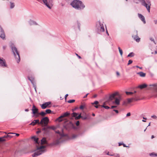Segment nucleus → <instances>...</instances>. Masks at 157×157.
Here are the masks:
<instances>
[{
    "label": "nucleus",
    "instance_id": "nucleus-1",
    "mask_svg": "<svg viewBox=\"0 0 157 157\" xmlns=\"http://www.w3.org/2000/svg\"><path fill=\"white\" fill-rule=\"evenodd\" d=\"M71 5L74 8L78 10L83 9L85 7L82 2L78 0H74L71 3Z\"/></svg>",
    "mask_w": 157,
    "mask_h": 157
},
{
    "label": "nucleus",
    "instance_id": "nucleus-2",
    "mask_svg": "<svg viewBox=\"0 0 157 157\" xmlns=\"http://www.w3.org/2000/svg\"><path fill=\"white\" fill-rule=\"evenodd\" d=\"M10 47L15 59L17 63H18L20 61V58L17 49L13 44L11 45Z\"/></svg>",
    "mask_w": 157,
    "mask_h": 157
},
{
    "label": "nucleus",
    "instance_id": "nucleus-3",
    "mask_svg": "<svg viewBox=\"0 0 157 157\" xmlns=\"http://www.w3.org/2000/svg\"><path fill=\"white\" fill-rule=\"evenodd\" d=\"M96 29L98 33H100L101 32L104 31L105 29L102 21H99L97 22Z\"/></svg>",
    "mask_w": 157,
    "mask_h": 157
},
{
    "label": "nucleus",
    "instance_id": "nucleus-4",
    "mask_svg": "<svg viewBox=\"0 0 157 157\" xmlns=\"http://www.w3.org/2000/svg\"><path fill=\"white\" fill-rule=\"evenodd\" d=\"M45 147L44 146H41L39 147H37L36 149L37 151L33 155V157H36L44 153L45 150L43 149L45 148Z\"/></svg>",
    "mask_w": 157,
    "mask_h": 157
},
{
    "label": "nucleus",
    "instance_id": "nucleus-5",
    "mask_svg": "<svg viewBox=\"0 0 157 157\" xmlns=\"http://www.w3.org/2000/svg\"><path fill=\"white\" fill-rule=\"evenodd\" d=\"M56 132L60 134L59 132L58 131ZM64 137L63 135H60L59 134V136H57V138L53 142V144L54 145H58L59 143L63 141V138Z\"/></svg>",
    "mask_w": 157,
    "mask_h": 157
},
{
    "label": "nucleus",
    "instance_id": "nucleus-6",
    "mask_svg": "<svg viewBox=\"0 0 157 157\" xmlns=\"http://www.w3.org/2000/svg\"><path fill=\"white\" fill-rule=\"evenodd\" d=\"M141 3L142 5L145 7L147 8V10L149 13L150 12V6L151 5L150 0H144Z\"/></svg>",
    "mask_w": 157,
    "mask_h": 157
},
{
    "label": "nucleus",
    "instance_id": "nucleus-7",
    "mask_svg": "<svg viewBox=\"0 0 157 157\" xmlns=\"http://www.w3.org/2000/svg\"><path fill=\"white\" fill-rule=\"evenodd\" d=\"M85 131H80L79 132L78 134L71 135L69 139L71 140H74L78 138L79 136H81L84 133Z\"/></svg>",
    "mask_w": 157,
    "mask_h": 157
},
{
    "label": "nucleus",
    "instance_id": "nucleus-8",
    "mask_svg": "<svg viewBox=\"0 0 157 157\" xmlns=\"http://www.w3.org/2000/svg\"><path fill=\"white\" fill-rule=\"evenodd\" d=\"M48 118L47 117L43 118L40 122V123L42 125V126H47L49 122Z\"/></svg>",
    "mask_w": 157,
    "mask_h": 157
},
{
    "label": "nucleus",
    "instance_id": "nucleus-9",
    "mask_svg": "<svg viewBox=\"0 0 157 157\" xmlns=\"http://www.w3.org/2000/svg\"><path fill=\"white\" fill-rule=\"evenodd\" d=\"M152 86V88L153 89V96L155 97L157 96V84H153L151 85Z\"/></svg>",
    "mask_w": 157,
    "mask_h": 157
},
{
    "label": "nucleus",
    "instance_id": "nucleus-10",
    "mask_svg": "<svg viewBox=\"0 0 157 157\" xmlns=\"http://www.w3.org/2000/svg\"><path fill=\"white\" fill-rule=\"evenodd\" d=\"M7 66L5 59L3 58H0V66L2 67H7Z\"/></svg>",
    "mask_w": 157,
    "mask_h": 157
},
{
    "label": "nucleus",
    "instance_id": "nucleus-11",
    "mask_svg": "<svg viewBox=\"0 0 157 157\" xmlns=\"http://www.w3.org/2000/svg\"><path fill=\"white\" fill-rule=\"evenodd\" d=\"M70 115V113L66 112L64 113L63 115H61L57 119V121H58L59 122H61L63 121L62 118L64 117H66Z\"/></svg>",
    "mask_w": 157,
    "mask_h": 157
},
{
    "label": "nucleus",
    "instance_id": "nucleus-12",
    "mask_svg": "<svg viewBox=\"0 0 157 157\" xmlns=\"http://www.w3.org/2000/svg\"><path fill=\"white\" fill-rule=\"evenodd\" d=\"M78 113L74 112L71 114V116L73 117H75V120H78L80 118H82V116L81 115V114L78 116Z\"/></svg>",
    "mask_w": 157,
    "mask_h": 157
},
{
    "label": "nucleus",
    "instance_id": "nucleus-13",
    "mask_svg": "<svg viewBox=\"0 0 157 157\" xmlns=\"http://www.w3.org/2000/svg\"><path fill=\"white\" fill-rule=\"evenodd\" d=\"M136 35H132V37L137 42H139L140 40V38L138 35L137 33V31H136L135 32Z\"/></svg>",
    "mask_w": 157,
    "mask_h": 157
},
{
    "label": "nucleus",
    "instance_id": "nucleus-14",
    "mask_svg": "<svg viewBox=\"0 0 157 157\" xmlns=\"http://www.w3.org/2000/svg\"><path fill=\"white\" fill-rule=\"evenodd\" d=\"M118 93L116 92L110 95L109 97V100L110 101H112L114 99H116L115 96L118 95Z\"/></svg>",
    "mask_w": 157,
    "mask_h": 157
},
{
    "label": "nucleus",
    "instance_id": "nucleus-15",
    "mask_svg": "<svg viewBox=\"0 0 157 157\" xmlns=\"http://www.w3.org/2000/svg\"><path fill=\"white\" fill-rule=\"evenodd\" d=\"M28 78L31 81L32 83L33 84V86L35 89V91L36 92V86L34 84V83L33 82V81L34 79V78L32 77H28Z\"/></svg>",
    "mask_w": 157,
    "mask_h": 157
},
{
    "label": "nucleus",
    "instance_id": "nucleus-16",
    "mask_svg": "<svg viewBox=\"0 0 157 157\" xmlns=\"http://www.w3.org/2000/svg\"><path fill=\"white\" fill-rule=\"evenodd\" d=\"M5 34L4 30H3L2 28L0 26V37L2 39H3L5 38Z\"/></svg>",
    "mask_w": 157,
    "mask_h": 157
},
{
    "label": "nucleus",
    "instance_id": "nucleus-17",
    "mask_svg": "<svg viewBox=\"0 0 157 157\" xmlns=\"http://www.w3.org/2000/svg\"><path fill=\"white\" fill-rule=\"evenodd\" d=\"M138 15L139 18L145 24L146 21L144 17L140 13H138Z\"/></svg>",
    "mask_w": 157,
    "mask_h": 157
},
{
    "label": "nucleus",
    "instance_id": "nucleus-18",
    "mask_svg": "<svg viewBox=\"0 0 157 157\" xmlns=\"http://www.w3.org/2000/svg\"><path fill=\"white\" fill-rule=\"evenodd\" d=\"M32 110L33 113L34 114L38 113V109L36 108V106L34 105H33Z\"/></svg>",
    "mask_w": 157,
    "mask_h": 157
},
{
    "label": "nucleus",
    "instance_id": "nucleus-19",
    "mask_svg": "<svg viewBox=\"0 0 157 157\" xmlns=\"http://www.w3.org/2000/svg\"><path fill=\"white\" fill-rule=\"evenodd\" d=\"M28 23L30 25H38V24L36 21L31 20H30L28 21Z\"/></svg>",
    "mask_w": 157,
    "mask_h": 157
},
{
    "label": "nucleus",
    "instance_id": "nucleus-20",
    "mask_svg": "<svg viewBox=\"0 0 157 157\" xmlns=\"http://www.w3.org/2000/svg\"><path fill=\"white\" fill-rule=\"evenodd\" d=\"M49 126H47V128L46 129V130H45V132L44 134L46 135L49 134L50 133V128H48Z\"/></svg>",
    "mask_w": 157,
    "mask_h": 157
},
{
    "label": "nucleus",
    "instance_id": "nucleus-21",
    "mask_svg": "<svg viewBox=\"0 0 157 157\" xmlns=\"http://www.w3.org/2000/svg\"><path fill=\"white\" fill-rule=\"evenodd\" d=\"M42 144H47V142L45 138H43L41 140Z\"/></svg>",
    "mask_w": 157,
    "mask_h": 157
},
{
    "label": "nucleus",
    "instance_id": "nucleus-22",
    "mask_svg": "<svg viewBox=\"0 0 157 157\" xmlns=\"http://www.w3.org/2000/svg\"><path fill=\"white\" fill-rule=\"evenodd\" d=\"M120 98H121L120 97H119V98H116L115 99V101L114 102H113V103H115L117 105H119L120 104Z\"/></svg>",
    "mask_w": 157,
    "mask_h": 157
},
{
    "label": "nucleus",
    "instance_id": "nucleus-23",
    "mask_svg": "<svg viewBox=\"0 0 157 157\" xmlns=\"http://www.w3.org/2000/svg\"><path fill=\"white\" fill-rule=\"evenodd\" d=\"M147 86V85L145 84H142L141 85H139L137 88H140V89H143L145 88Z\"/></svg>",
    "mask_w": 157,
    "mask_h": 157
},
{
    "label": "nucleus",
    "instance_id": "nucleus-24",
    "mask_svg": "<svg viewBox=\"0 0 157 157\" xmlns=\"http://www.w3.org/2000/svg\"><path fill=\"white\" fill-rule=\"evenodd\" d=\"M137 74L139 75L141 77H144L146 75V74L142 72H137Z\"/></svg>",
    "mask_w": 157,
    "mask_h": 157
},
{
    "label": "nucleus",
    "instance_id": "nucleus-25",
    "mask_svg": "<svg viewBox=\"0 0 157 157\" xmlns=\"http://www.w3.org/2000/svg\"><path fill=\"white\" fill-rule=\"evenodd\" d=\"M9 6L10 9H12L15 7V4L13 2H10Z\"/></svg>",
    "mask_w": 157,
    "mask_h": 157
},
{
    "label": "nucleus",
    "instance_id": "nucleus-26",
    "mask_svg": "<svg viewBox=\"0 0 157 157\" xmlns=\"http://www.w3.org/2000/svg\"><path fill=\"white\" fill-rule=\"evenodd\" d=\"M32 139H33L36 144L38 143V138L36 137L35 136H33Z\"/></svg>",
    "mask_w": 157,
    "mask_h": 157
},
{
    "label": "nucleus",
    "instance_id": "nucleus-27",
    "mask_svg": "<svg viewBox=\"0 0 157 157\" xmlns=\"http://www.w3.org/2000/svg\"><path fill=\"white\" fill-rule=\"evenodd\" d=\"M41 107L42 109H46V108H47V107L48 106H47L46 104H45V103H44L42 104L41 105Z\"/></svg>",
    "mask_w": 157,
    "mask_h": 157
},
{
    "label": "nucleus",
    "instance_id": "nucleus-28",
    "mask_svg": "<svg viewBox=\"0 0 157 157\" xmlns=\"http://www.w3.org/2000/svg\"><path fill=\"white\" fill-rule=\"evenodd\" d=\"M149 155L151 156H152V157H155L157 156V154L154 152H152V153H150L149 154Z\"/></svg>",
    "mask_w": 157,
    "mask_h": 157
},
{
    "label": "nucleus",
    "instance_id": "nucleus-29",
    "mask_svg": "<svg viewBox=\"0 0 157 157\" xmlns=\"http://www.w3.org/2000/svg\"><path fill=\"white\" fill-rule=\"evenodd\" d=\"M134 99L135 100V101H136L138 100L137 99H136L133 98H128L127 99V101L128 103H130L132 102V100Z\"/></svg>",
    "mask_w": 157,
    "mask_h": 157
},
{
    "label": "nucleus",
    "instance_id": "nucleus-30",
    "mask_svg": "<svg viewBox=\"0 0 157 157\" xmlns=\"http://www.w3.org/2000/svg\"><path fill=\"white\" fill-rule=\"evenodd\" d=\"M76 22H77V24L78 28L79 30H80V25H81L80 23L78 21H77Z\"/></svg>",
    "mask_w": 157,
    "mask_h": 157
},
{
    "label": "nucleus",
    "instance_id": "nucleus-31",
    "mask_svg": "<svg viewBox=\"0 0 157 157\" xmlns=\"http://www.w3.org/2000/svg\"><path fill=\"white\" fill-rule=\"evenodd\" d=\"M105 103H104L103 105H102V107L105 108L106 109H108L110 108V107L108 106L105 105Z\"/></svg>",
    "mask_w": 157,
    "mask_h": 157
},
{
    "label": "nucleus",
    "instance_id": "nucleus-32",
    "mask_svg": "<svg viewBox=\"0 0 157 157\" xmlns=\"http://www.w3.org/2000/svg\"><path fill=\"white\" fill-rule=\"evenodd\" d=\"M134 55V54L133 52H132L130 53L128 55V57H132Z\"/></svg>",
    "mask_w": 157,
    "mask_h": 157
},
{
    "label": "nucleus",
    "instance_id": "nucleus-33",
    "mask_svg": "<svg viewBox=\"0 0 157 157\" xmlns=\"http://www.w3.org/2000/svg\"><path fill=\"white\" fill-rule=\"evenodd\" d=\"M118 49H119V52L120 53V54L121 55V56H122V54H123L122 50L121 49V48H120V47H118Z\"/></svg>",
    "mask_w": 157,
    "mask_h": 157
},
{
    "label": "nucleus",
    "instance_id": "nucleus-34",
    "mask_svg": "<svg viewBox=\"0 0 157 157\" xmlns=\"http://www.w3.org/2000/svg\"><path fill=\"white\" fill-rule=\"evenodd\" d=\"M39 114L41 115L42 116H44L46 114V113L42 111V112H41L39 113Z\"/></svg>",
    "mask_w": 157,
    "mask_h": 157
},
{
    "label": "nucleus",
    "instance_id": "nucleus-35",
    "mask_svg": "<svg viewBox=\"0 0 157 157\" xmlns=\"http://www.w3.org/2000/svg\"><path fill=\"white\" fill-rule=\"evenodd\" d=\"M88 115H86L85 117H84L82 116V119L85 120H86V119H89V118H88Z\"/></svg>",
    "mask_w": 157,
    "mask_h": 157
},
{
    "label": "nucleus",
    "instance_id": "nucleus-36",
    "mask_svg": "<svg viewBox=\"0 0 157 157\" xmlns=\"http://www.w3.org/2000/svg\"><path fill=\"white\" fill-rule=\"evenodd\" d=\"M45 112H46V114H49V113H50L51 112H52V111H51V110L50 109H47L45 111Z\"/></svg>",
    "mask_w": 157,
    "mask_h": 157
},
{
    "label": "nucleus",
    "instance_id": "nucleus-37",
    "mask_svg": "<svg viewBox=\"0 0 157 157\" xmlns=\"http://www.w3.org/2000/svg\"><path fill=\"white\" fill-rule=\"evenodd\" d=\"M36 124V122H35L33 120V121L31 123L29 124V125H32L33 126H34Z\"/></svg>",
    "mask_w": 157,
    "mask_h": 157
},
{
    "label": "nucleus",
    "instance_id": "nucleus-38",
    "mask_svg": "<svg viewBox=\"0 0 157 157\" xmlns=\"http://www.w3.org/2000/svg\"><path fill=\"white\" fill-rule=\"evenodd\" d=\"M34 121L35 122H36V124H41L40 123V122H39V120H38V119L35 120H34Z\"/></svg>",
    "mask_w": 157,
    "mask_h": 157
},
{
    "label": "nucleus",
    "instance_id": "nucleus-39",
    "mask_svg": "<svg viewBox=\"0 0 157 157\" xmlns=\"http://www.w3.org/2000/svg\"><path fill=\"white\" fill-rule=\"evenodd\" d=\"M43 127L42 128L41 130L42 131H43L44 132V133L45 132V130H46V129L47 128V126H42Z\"/></svg>",
    "mask_w": 157,
    "mask_h": 157
},
{
    "label": "nucleus",
    "instance_id": "nucleus-40",
    "mask_svg": "<svg viewBox=\"0 0 157 157\" xmlns=\"http://www.w3.org/2000/svg\"><path fill=\"white\" fill-rule=\"evenodd\" d=\"M75 101V100H70L68 101L67 102L69 103H72Z\"/></svg>",
    "mask_w": 157,
    "mask_h": 157
},
{
    "label": "nucleus",
    "instance_id": "nucleus-41",
    "mask_svg": "<svg viewBox=\"0 0 157 157\" xmlns=\"http://www.w3.org/2000/svg\"><path fill=\"white\" fill-rule=\"evenodd\" d=\"M126 93L127 95L132 94H133V93L130 92H126Z\"/></svg>",
    "mask_w": 157,
    "mask_h": 157
},
{
    "label": "nucleus",
    "instance_id": "nucleus-42",
    "mask_svg": "<svg viewBox=\"0 0 157 157\" xmlns=\"http://www.w3.org/2000/svg\"><path fill=\"white\" fill-rule=\"evenodd\" d=\"M151 117L154 119H157V117L155 115L151 116Z\"/></svg>",
    "mask_w": 157,
    "mask_h": 157
},
{
    "label": "nucleus",
    "instance_id": "nucleus-43",
    "mask_svg": "<svg viewBox=\"0 0 157 157\" xmlns=\"http://www.w3.org/2000/svg\"><path fill=\"white\" fill-rule=\"evenodd\" d=\"M48 128L53 130H55L56 129V128L54 126H49Z\"/></svg>",
    "mask_w": 157,
    "mask_h": 157
},
{
    "label": "nucleus",
    "instance_id": "nucleus-44",
    "mask_svg": "<svg viewBox=\"0 0 157 157\" xmlns=\"http://www.w3.org/2000/svg\"><path fill=\"white\" fill-rule=\"evenodd\" d=\"M105 153H106V154L107 155H110V156H114V154H109V152H108L106 153V152H105Z\"/></svg>",
    "mask_w": 157,
    "mask_h": 157
},
{
    "label": "nucleus",
    "instance_id": "nucleus-45",
    "mask_svg": "<svg viewBox=\"0 0 157 157\" xmlns=\"http://www.w3.org/2000/svg\"><path fill=\"white\" fill-rule=\"evenodd\" d=\"M51 102L50 101H48V102H46L45 103V104H46V105L47 106L48 105H49L51 104Z\"/></svg>",
    "mask_w": 157,
    "mask_h": 157
},
{
    "label": "nucleus",
    "instance_id": "nucleus-46",
    "mask_svg": "<svg viewBox=\"0 0 157 157\" xmlns=\"http://www.w3.org/2000/svg\"><path fill=\"white\" fill-rule=\"evenodd\" d=\"M150 40L151 41H153V42L154 43V44H156V43H155V40H154V39H153V38H150Z\"/></svg>",
    "mask_w": 157,
    "mask_h": 157
},
{
    "label": "nucleus",
    "instance_id": "nucleus-47",
    "mask_svg": "<svg viewBox=\"0 0 157 157\" xmlns=\"http://www.w3.org/2000/svg\"><path fill=\"white\" fill-rule=\"evenodd\" d=\"M85 107V105H81L80 107V109H83Z\"/></svg>",
    "mask_w": 157,
    "mask_h": 157
},
{
    "label": "nucleus",
    "instance_id": "nucleus-48",
    "mask_svg": "<svg viewBox=\"0 0 157 157\" xmlns=\"http://www.w3.org/2000/svg\"><path fill=\"white\" fill-rule=\"evenodd\" d=\"M132 61L131 60H129V61H128V65H129L130 64H131V63H132Z\"/></svg>",
    "mask_w": 157,
    "mask_h": 157
},
{
    "label": "nucleus",
    "instance_id": "nucleus-49",
    "mask_svg": "<svg viewBox=\"0 0 157 157\" xmlns=\"http://www.w3.org/2000/svg\"><path fill=\"white\" fill-rule=\"evenodd\" d=\"M5 140L4 137H0V141H3Z\"/></svg>",
    "mask_w": 157,
    "mask_h": 157
},
{
    "label": "nucleus",
    "instance_id": "nucleus-50",
    "mask_svg": "<svg viewBox=\"0 0 157 157\" xmlns=\"http://www.w3.org/2000/svg\"><path fill=\"white\" fill-rule=\"evenodd\" d=\"M98 103V101H95L93 103H92V104L97 105Z\"/></svg>",
    "mask_w": 157,
    "mask_h": 157
},
{
    "label": "nucleus",
    "instance_id": "nucleus-51",
    "mask_svg": "<svg viewBox=\"0 0 157 157\" xmlns=\"http://www.w3.org/2000/svg\"><path fill=\"white\" fill-rule=\"evenodd\" d=\"M76 124L77 126H78L79 124V122L78 121H77V122L76 123Z\"/></svg>",
    "mask_w": 157,
    "mask_h": 157
},
{
    "label": "nucleus",
    "instance_id": "nucleus-52",
    "mask_svg": "<svg viewBox=\"0 0 157 157\" xmlns=\"http://www.w3.org/2000/svg\"><path fill=\"white\" fill-rule=\"evenodd\" d=\"M116 74H117V76H119L120 75V74L119 73L118 71H117L116 72Z\"/></svg>",
    "mask_w": 157,
    "mask_h": 157
},
{
    "label": "nucleus",
    "instance_id": "nucleus-53",
    "mask_svg": "<svg viewBox=\"0 0 157 157\" xmlns=\"http://www.w3.org/2000/svg\"><path fill=\"white\" fill-rule=\"evenodd\" d=\"M130 115H131L130 113L129 112V113H127V114L126 115V116L128 117V116H130Z\"/></svg>",
    "mask_w": 157,
    "mask_h": 157
},
{
    "label": "nucleus",
    "instance_id": "nucleus-54",
    "mask_svg": "<svg viewBox=\"0 0 157 157\" xmlns=\"http://www.w3.org/2000/svg\"><path fill=\"white\" fill-rule=\"evenodd\" d=\"M116 157H120V155L119 154H116L115 155L114 154V155Z\"/></svg>",
    "mask_w": 157,
    "mask_h": 157
},
{
    "label": "nucleus",
    "instance_id": "nucleus-55",
    "mask_svg": "<svg viewBox=\"0 0 157 157\" xmlns=\"http://www.w3.org/2000/svg\"><path fill=\"white\" fill-rule=\"evenodd\" d=\"M113 111H115L116 113H118V110L114 109L113 110Z\"/></svg>",
    "mask_w": 157,
    "mask_h": 157
},
{
    "label": "nucleus",
    "instance_id": "nucleus-56",
    "mask_svg": "<svg viewBox=\"0 0 157 157\" xmlns=\"http://www.w3.org/2000/svg\"><path fill=\"white\" fill-rule=\"evenodd\" d=\"M88 94H89V93H88L87 94H86L85 96H84L83 98H86Z\"/></svg>",
    "mask_w": 157,
    "mask_h": 157
},
{
    "label": "nucleus",
    "instance_id": "nucleus-57",
    "mask_svg": "<svg viewBox=\"0 0 157 157\" xmlns=\"http://www.w3.org/2000/svg\"><path fill=\"white\" fill-rule=\"evenodd\" d=\"M68 96V94H66L65 96V100L66 99H67V97Z\"/></svg>",
    "mask_w": 157,
    "mask_h": 157
},
{
    "label": "nucleus",
    "instance_id": "nucleus-58",
    "mask_svg": "<svg viewBox=\"0 0 157 157\" xmlns=\"http://www.w3.org/2000/svg\"><path fill=\"white\" fill-rule=\"evenodd\" d=\"M154 22L155 23V24H156L157 23V20H155L154 21Z\"/></svg>",
    "mask_w": 157,
    "mask_h": 157
},
{
    "label": "nucleus",
    "instance_id": "nucleus-59",
    "mask_svg": "<svg viewBox=\"0 0 157 157\" xmlns=\"http://www.w3.org/2000/svg\"><path fill=\"white\" fill-rule=\"evenodd\" d=\"M117 106H112L111 107V109H113V108H116V107Z\"/></svg>",
    "mask_w": 157,
    "mask_h": 157
},
{
    "label": "nucleus",
    "instance_id": "nucleus-60",
    "mask_svg": "<svg viewBox=\"0 0 157 157\" xmlns=\"http://www.w3.org/2000/svg\"><path fill=\"white\" fill-rule=\"evenodd\" d=\"M123 144V143H119V146H121V145H122Z\"/></svg>",
    "mask_w": 157,
    "mask_h": 157
},
{
    "label": "nucleus",
    "instance_id": "nucleus-61",
    "mask_svg": "<svg viewBox=\"0 0 157 157\" xmlns=\"http://www.w3.org/2000/svg\"><path fill=\"white\" fill-rule=\"evenodd\" d=\"M97 96V94H95L93 96V97L94 98H95Z\"/></svg>",
    "mask_w": 157,
    "mask_h": 157
},
{
    "label": "nucleus",
    "instance_id": "nucleus-62",
    "mask_svg": "<svg viewBox=\"0 0 157 157\" xmlns=\"http://www.w3.org/2000/svg\"><path fill=\"white\" fill-rule=\"evenodd\" d=\"M136 67H137V68H139L140 69H142V67H139L138 66H136Z\"/></svg>",
    "mask_w": 157,
    "mask_h": 157
},
{
    "label": "nucleus",
    "instance_id": "nucleus-63",
    "mask_svg": "<svg viewBox=\"0 0 157 157\" xmlns=\"http://www.w3.org/2000/svg\"><path fill=\"white\" fill-rule=\"evenodd\" d=\"M76 55L78 56V57L79 59H81V57L80 56H78V55L77 54H76Z\"/></svg>",
    "mask_w": 157,
    "mask_h": 157
},
{
    "label": "nucleus",
    "instance_id": "nucleus-64",
    "mask_svg": "<svg viewBox=\"0 0 157 157\" xmlns=\"http://www.w3.org/2000/svg\"><path fill=\"white\" fill-rule=\"evenodd\" d=\"M122 145L124 147H128V146H126V145L123 143Z\"/></svg>",
    "mask_w": 157,
    "mask_h": 157
}]
</instances>
